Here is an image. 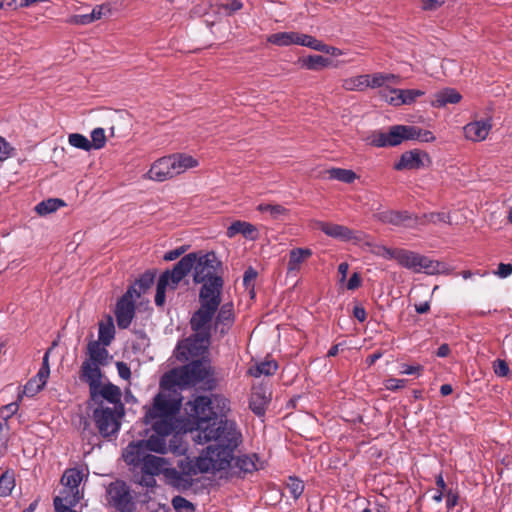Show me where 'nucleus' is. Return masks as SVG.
<instances>
[{
    "label": "nucleus",
    "mask_w": 512,
    "mask_h": 512,
    "mask_svg": "<svg viewBox=\"0 0 512 512\" xmlns=\"http://www.w3.org/2000/svg\"><path fill=\"white\" fill-rule=\"evenodd\" d=\"M368 143L375 147H394L397 146V143L393 136H391V128L389 129V132H381V131H375L373 132L368 138Z\"/></svg>",
    "instance_id": "obj_33"
},
{
    "label": "nucleus",
    "mask_w": 512,
    "mask_h": 512,
    "mask_svg": "<svg viewBox=\"0 0 512 512\" xmlns=\"http://www.w3.org/2000/svg\"><path fill=\"white\" fill-rule=\"evenodd\" d=\"M445 3V0H421V7L425 11H435Z\"/></svg>",
    "instance_id": "obj_64"
},
{
    "label": "nucleus",
    "mask_w": 512,
    "mask_h": 512,
    "mask_svg": "<svg viewBox=\"0 0 512 512\" xmlns=\"http://www.w3.org/2000/svg\"><path fill=\"white\" fill-rule=\"evenodd\" d=\"M315 227L317 229H320L327 236L337 238L340 240L360 241L362 239L361 233H356L353 230H351L350 228L343 226V225L328 223V222H323V221H316Z\"/></svg>",
    "instance_id": "obj_13"
},
{
    "label": "nucleus",
    "mask_w": 512,
    "mask_h": 512,
    "mask_svg": "<svg viewBox=\"0 0 512 512\" xmlns=\"http://www.w3.org/2000/svg\"><path fill=\"white\" fill-rule=\"evenodd\" d=\"M134 292L135 286H129L116 304L115 317L120 329L128 328L135 316Z\"/></svg>",
    "instance_id": "obj_11"
},
{
    "label": "nucleus",
    "mask_w": 512,
    "mask_h": 512,
    "mask_svg": "<svg viewBox=\"0 0 512 512\" xmlns=\"http://www.w3.org/2000/svg\"><path fill=\"white\" fill-rule=\"evenodd\" d=\"M494 373L499 377H506L510 373L509 366L505 360L497 359L493 363Z\"/></svg>",
    "instance_id": "obj_59"
},
{
    "label": "nucleus",
    "mask_w": 512,
    "mask_h": 512,
    "mask_svg": "<svg viewBox=\"0 0 512 512\" xmlns=\"http://www.w3.org/2000/svg\"><path fill=\"white\" fill-rule=\"evenodd\" d=\"M171 156L175 159V170L178 175L186 171L188 168H193L198 165V161L190 155L173 154Z\"/></svg>",
    "instance_id": "obj_39"
},
{
    "label": "nucleus",
    "mask_w": 512,
    "mask_h": 512,
    "mask_svg": "<svg viewBox=\"0 0 512 512\" xmlns=\"http://www.w3.org/2000/svg\"><path fill=\"white\" fill-rule=\"evenodd\" d=\"M410 219V216L407 212L400 211H387L383 212L380 215V220L385 223H390L393 225H399L403 221Z\"/></svg>",
    "instance_id": "obj_47"
},
{
    "label": "nucleus",
    "mask_w": 512,
    "mask_h": 512,
    "mask_svg": "<svg viewBox=\"0 0 512 512\" xmlns=\"http://www.w3.org/2000/svg\"><path fill=\"white\" fill-rule=\"evenodd\" d=\"M367 244L371 246V252L377 256H381L385 259H394L396 255V249H391L383 245H372L370 243Z\"/></svg>",
    "instance_id": "obj_56"
},
{
    "label": "nucleus",
    "mask_w": 512,
    "mask_h": 512,
    "mask_svg": "<svg viewBox=\"0 0 512 512\" xmlns=\"http://www.w3.org/2000/svg\"><path fill=\"white\" fill-rule=\"evenodd\" d=\"M172 506L177 512H181L182 510H186L187 512L195 511L194 504L182 496L173 497Z\"/></svg>",
    "instance_id": "obj_54"
},
{
    "label": "nucleus",
    "mask_w": 512,
    "mask_h": 512,
    "mask_svg": "<svg viewBox=\"0 0 512 512\" xmlns=\"http://www.w3.org/2000/svg\"><path fill=\"white\" fill-rule=\"evenodd\" d=\"M15 487L14 473L5 471L0 477V497H7Z\"/></svg>",
    "instance_id": "obj_42"
},
{
    "label": "nucleus",
    "mask_w": 512,
    "mask_h": 512,
    "mask_svg": "<svg viewBox=\"0 0 512 512\" xmlns=\"http://www.w3.org/2000/svg\"><path fill=\"white\" fill-rule=\"evenodd\" d=\"M127 451H143V453L152 451L159 454H165L167 452L166 440L165 437L156 434L151 435L146 440H140L137 443H131L128 446Z\"/></svg>",
    "instance_id": "obj_17"
},
{
    "label": "nucleus",
    "mask_w": 512,
    "mask_h": 512,
    "mask_svg": "<svg viewBox=\"0 0 512 512\" xmlns=\"http://www.w3.org/2000/svg\"><path fill=\"white\" fill-rule=\"evenodd\" d=\"M443 268V263L420 254L416 273L423 272L428 275H436L443 272Z\"/></svg>",
    "instance_id": "obj_31"
},
{
    "label": "nucleus",
    "mask_w": 512,
    "mask_h": 512,
    "mask_svg": "<svg viewBox=\"0 0 512 512\" xmlns=\"http://www.w3.org/2000/svg\"><path fill=\"white\" fill-rule=\"evenodd\" d=\"M190 404L192 416L197 420L194 440L199 444L210 442L211 438L216 435L214 433L226 426V423H234L227 419H219L217 413L213 410L212 400L207 396H198Z\"/></svg>",
    "instance_id": "obj_3"
},
{
    "label": "nucleus",
    "mask_w": 512,
    "mask_h": 512,
    "mask_svg": "<svg viewBox=\"0 0 512 512\" xmlns=\"http://www.w3.org/2000/svg\"><path fill=\"white\" fill-rule=\"evenodd\" d=\"M121 389L112 383H100L89 391L88 407L106 406L105 401L112 404V408L118 409L120 414H124V405L121 401Z\"/></svg>",
    "instance_id": "obj_7"
},
{
    "label": "nucleus",
    "mask_w": 512,
    "mask_h": 512,
    "mask_svg": "<svg viewBox=\"0 0 512 512\" xmlns=\"http://www.w3.org/2000/svg\"><path fill=\"white\" fill-rule=\"evenodd\" d=\"M50 351H51V348H49L45 352L43 360H42V366H41V368L39 369V371L37 373L39 378H40V380H48V378H49V375H50V367H49V354H50Z\"/></svg>",
    "instance_id": "obj_58"
},
{
    "label": "nucleus",
    "mask_w": 512,
    "mask_h": 512,
    "mask_svg": "<svg viewBox=\"0 0 512 512\" xmlns=\"http://www.w3.org/2000/svg\"><path fill=\"white\" fill-rule=\"evenodd\" d=\"M194 466L196 467L197 473H199V472L207 473L210 471H217L216 465H215L213 459L211 458V456L209 454H207V450L205 451V453H203L196 459Z\"/></svg>",
    "instance_id": "obj_44"
},
{
    "label": "nucleus",
    "mask_w": 512,
    "mask_h": 512,
    "mask_svg": "<svg viewBox=\"0 0 512 512\" xmlns=\"http://www.w3.org/2000/svg\"><path fill=\"white\" fill-rule=\"evenodd\" d=\"M254 459H257L255 454L253 456H240L236 459L235 466L244 473H252L253 471L257 470Z\"/></svg>",
    "instance_id": "obj_48"
},
{
    "label": "nucleus",
    "mask_w": 512,
    "mask_h": 512,
    "mask_svg": "<svg viewBox=\"0 0 512 512\" xmlns=\"http://www.w3.org/2000/svg\"><path fill=\"white\" fill-rule=\"evenodd\" d=\"M217 311V315H214V329L215 331H219L221 336H224L228 333L234 323V306L231 302L225 303L221 305L220 308L218 307Z\"/></svg>",
    "instance_id": "obj_18"
},
{
    "label": "nucleus",
    "mask_w": 512,
    "mask_h": 512,
    "mask_svg": "<svg viewBox=\"0 0 512 512\" xmlns=\"http://www.w3.org/2000/svg\"><path fill=\"white\" fill-rule=\"evenodd\" d=\"M108 502L119 512H134L136 504L129 487L121 481L111 483L107 489Z\"/></svg>",
    "instance_id": "obj_10"
},
{
    "label": "nucleus",
    "mask_w": 512,
    "mask_h": 512,
    "mask_svg": "<svg viewBox=\"0 0 512 512\" xmlns=\"http://www.w3.org/2000/svg\"><path fill=\"white\" fill-rule=\"evenodd\" d=\"M419 130L417 126L394 125L391 126V136L395 139L394 143L400 145L405 140H418Z\"/></svg>",
    "instance_id": "obj_26"
},
{
    "label": "nucleus",
    "mask_w": 512,
    "mask_h": 512,
    "mask_svg": "<svg viewBox=\"0 0 512 512\" xmlns=\"http://www.w3.org/2000/svg\"><path fill=\"white\" fill-rule=\"evenodd\" d=\"M102 365L91 362L90 360L83 361L80 369V379L86 382L89 386V391L102 383L101 379L103 373L100 369Z\"/></svg>",
    "instance_id": "obj_21"
},
{
    "label": "nucleus",
    "mask_w": 512,
    "mask_h": 512,
    "mask_svg": "<svg viewBox=\"0 0 512 512\" xmlns=\"http://www.w3.org/2000/svg\"><path fill=\"white\" fill-rule=\"evenodd\" d=\"M175 159L172 156L162 157L156 160L144 177L163 182L178 175L175 170Z\"/></svg>",
    "instance_id": "obj_12"
},
{
    "label": "nucleus",
    "mask_w": 512,
    "mask_h": 512,
    "mask_svg": "<svg viewBox=\"0 0 512 512\" xmlns=\"http://www.w3.org/2000/svg\"><path fill=\"white\" fill-rule=\"evenodd\" d=\"M423 157L430 162V158L426 152L418 149L406 151L401 155L400 160L394 165V169L398 171L405 169H419L424 166Z\"/></svg>",
    "instance_id": "obj_16"
},
{
    "label": "nucleus",
    "mask_w": 512,
    "mask_h": 512,
    "mask_svg": "<svg viewBox=\"0 0 512 512\" xmlns=\"http://www.w3.org/2000/svg\"><path fill=\"white\" fill-rule=\"evenodd\" d=\"M124 458L129 464H141V470L143 472H148L154 476L161 473L164 475V471L169 469L166 467L168 461L165 458L143 453V451H127Z\"/></svg>",
    "instance_id": "obj_9"
},
{
    "label": "nucleus",
    "mask_w": 512,
    "mask_h": 512,
    "mask_svg": "<svg viewBox=\"0 0 512 512\" xmlns=\"http://www.w3.org/2000/svg\"><path fill=\"white\" fill-rule=\"evenodd\" d=\"M226 234L229 238L242 234L244 237L254 240L257 238V228L251 223L237 220L227 228Z\"/></svg>",
    "instance_id": "obj_27"
},
{
    "label": "nucleus",
    "mask_w": 512,
    "mask_h": 512,
    "mask_svg": "<svg viewBox=\"0 0 512 512\" xmlns=\"http://www.w3.org/2000/svg\"><path fill=\"white\" fill-rule=\"evenodd\" d=\"M385 84V78L383 77V73H375L370 75V78L367 80L366 87H382Z\"/></svg>",
    "instance_id": "obj_63"
},
{
    "label": "nucleus",
    "mask_w": 512,
    "mask_h": 512,
    "mask_svg": "<svg viewBox=\"0 0 512 512\" xmlns=\"http://www.w3.org/2000/svg\"><path fill=\"white\" fill-rule=\"evenodd\" d=\"M92 18L95 20H99L103 17H106L111 14V8L109 5H101L97 6L92 10Z\"/></svg>",
    "instance_id": "obj_62"
},
{
    "label": "nucleus",
    "mask_w": 512,
    "mask_h": 512,
    "mask_svg": "<svg viewBox=\"0 0 512 512\" xmlns=\"http://www.w3.org/2000/svg\"><path fill=\"white\" fill-rule=\"evenodd\" d=\"M295 44L309 47L316 51L322 49V41L317 40L315 37L303 33L295 32Z\"/></svg>",
    "instance_id": "obj_45"
},
{
    "label": "nucleus",
    "mask_w": 512,
    "mask_h": 512,
    "mask_svg": "<svg viewBox=\"0 0 512 512\" xmlns=\"http://www.w3.org/2000/svg\"><path fill=\"white\" fill-rule=\"evenodd\" d=\"M115 328L112 322V319L109 318L108 323H100L99 324V342L104 345H110L111 341L114 338Z\"/></svg>",
    "instance_id": "obj_40"
},
{
    "label": "nucleus",
    "mask_w": 512,
    "mask_h": 512,
    "mask_svg": "<svg viewBox=\"0 0 512 512\" xmlns=\"http://www.w3.org/2000/svg\"><path fill=\"white\" fill-rule=\"evenodd\" d=\"M302 66L309 70H321L331 64L329 58H325L321 55H309L308 57L301 58L299 60Z\"/></svg>",
    "instance_id": "obj_35"
},
{
    "label": "nucleus",
    "mask_w": 512,
    "mask_h": 512,
    "mask_svg": "<svg viewBox=\"0 0 512 512\" xmlns=\"http://www.w3.org/2000/svg\"><path fill=\"white\" fill-rule=\"evenodd\" d=\"M46 382H47V380H40V378L37 374L35 377L30 379L26 383V385L24 386V393L30 397L36 395L38 392H40L44 388V386L46 385Z\"/></svg>",
    "instance_id": "obj_51"
},
{
    "label": "nucleus",
    "mask_w": 512,
    "mask_h": 512,
    "mask_svg": "<svg viewBox=\"0 0 512 512\" xmlns=\"http://www.w3.org/2000/svg\"><path fill=\"white\" fill-rule=\"evenodd\" d=\"M369 78L370 75H360L357 77L348 78L343 81L342 87L347 91L362 90L364 87H366L367 80Z\"/></svg>",
    "instance_id": "obj_46"
},
{
    "label": "nucleus",
    "mask_w": 512,
    "mask_h": 512,
    "mask_svg": "<svg viewBox=\"0 0 512 512\" xmlns=\"http://www.w3.org/2000/svg\"><path fill=\"white\" fill-rule=\"evenodd\" d=\"M287 488L289 489L292 497L294 499H298L304 491V484L303 481L297 477L290 476L287 481Z\"/></svg>",
    "instance_id": "obj_52"
},
{
    "label": "nucleus",
    "mask_w": 512,
    "mask_h": 512,
    "mask_svg": "<svg viewBox=\"0 0 512 512\" xmlns=\"http://www.w3.org/2000/svg\"><path fill=\"white\" fill-rule=\"evenodd\" d=\"M188 262V274L193 270V281L202 283L199 292L201 310L217 311L221 304V291L224 285L223 278L218 275L222 263L215 252H192L183 256L178 262Z\"/></svg>",
    "instance_id": "obj_1"
},
{
    "label": "nucleus",
    "mask_w": 512,
    "mask_h": 512,
    "mask_svg": "<svg viewBox=\"0 0 512 512\" xmlns=\"http://www.w3.org/2000/svg\"><path fill=\"white\" fill-rule=\"evenodd\" d=\"M81 481L82 475L76 469L66 470L61 478L63 488L79 489Z\"/></svg>",
    "instance_id": "obj_38"
},
{
    "label": "nucleus",
    "mask_w": 512,
    "mask_h": 512,
    "mask_svg": "<svg viewBox=\"0 0 512 512\" xmlns=\"http://www.w3.org/2000/svg\"><path fill=\"white\" fill-rule=\"evenodd\" d=\"M268 398L265 395L263 388H254L250 395L249 407L257 415L262 416L265 414Z\"/></svg>",
    "instance_id": "obj_29"
},
{
    "label": "nucleus",
    "mask_w": 512,
    "mask_h": 512,
    "mask_svg": "<svg viewBox=\"0 0 512 512\" xmlns=\"http://www.w3.org/2000/svg\"><path fill=\"white\" fill-rule=\"evenodd\" d=\"M156 277V270L145 271L132 286H135L136 292L134 297L139 298L142 294L146 293L154 283Z\"/></svg>",
    "instance_id": "obj_30"
},
{
    "label": "nucleus",
    "mask_w": 512,
    "mask_h": 512,
    "mask_svg": "<svg viewBox=\"0 0 512 512\" xmlns=\"http://www.w3.org/2000/svg\"><path fill=\"white\" fill-rule=\"evenodd\" d=\"M211 438L216 444L209 445L206 450L207 454L213 459L217 471L225 470L230 466L233 459L235 449L242 442V435L238 431L235 423H226Z\"/></svg>",
    "instance_id": "obj_4"
},
{
    "label": "nucleus",
    "mask_w": 512,
    "mask_h": 512,
    "mask_svg": "<svg viewBox=\"0 0 512 512\" xmlns=\"http://www.w3.org/2000/svg\"><path fill=\"white\" fill-rule=\"evenodd\" d=\"M184 372H187L188 385L197 384L205 380L211 374L210 362L207 359L193 360L183 366Z\"/></svg>",
    "instance_id": "obj_14"
},
{
    "label": "nucleus",
    "mask_w": 512,
    "mask_h": 512,
    "mask_svg": "<svg viewBox=\"0 0 512 512\" xmlns=\"http://www.w3.org/2000/svg\"><path fill=\"white\" fill-rule=\"evenodd\" d=\"M492 128L490 119L478 120L468 123L464 126L465 137L474 142H480L486 139Z\"/></svg>",
    "instance_id": "obj_20"
},
{
    "label": "nucleus",
    "mask_w": 512,
    "mask_h": 512,
    "mask_svg": "<svg viewBox=\"0 0 512 512\" xmlns=\"http://www.w3.org/2000/svg\"><path fill=\"white\" fill-rule=\"evenodd\" d=\"M64 202L61 199L51 198L46 201H42L36 205L35 211L39 215H46L55 212L59 207L63 206Z\"/></svg>",
    "instance_id": "obj_41"
},
{
    "label": "nucleus",
    "mask_w": 512,
    "mask_h": 512,
    "mask_svg": "<svg viewBox=\"0 0 512 512\" xmlns=\"http://www.w3.org/2000/svg\"><path fill=\"white\" fill-rule=\"evenodd\" d=\"M81 499L79 489L63 488L59 495L53 500L54 507H68L76 506Z\"/></svg>",
    "instance_id": "obj_24"
},
{
    "label": "nucleus",
    "mask_w": 512,
    "mask_h": 512,
    "mask_svg": "<svg viewBox=\"0 0 512 512\" xmlns=\"http://www.w3.org/2000/svg\"><path fill=\"white\" fill-rule=\"evenodd\" d=\"M181 402L172 393L161 390L153 399V404L147 409L144 422L149 424L158 417H174L180 410Z\"/></svg>",
    "instance_id": "obj_5"
},
{
    "label": "nucleus",
    "mask_w": 512,
    "mask_h": 512,
    "mask_svg": "<svg viewBox=\"0 0 512 512\" xmlns=\"http://www.w3.org/2000/svg\"><path fill=\"white\" fill-rule=\"evenodd\" d=\"M188 262L186 260L177 262L172 270L164 271L157 282L155 304L162 307L166 301V289L170 285L172 289H176L182 279L188 275Z\"/></svg>",
    "instance_id": "obj_8"
},
{
    "label": "nucleus",
    "mask_w": 512,
    "mask_h": 512,
    "mask_svg": "<svg viewBox=\"0 0 512 512\" xmlns=\"http://www.w3.org/2000/svg\"><path fill=\"white\" fill-rule=\"evenodd\" d=\"M268 42L277 46H288L295 44V32H278L267 38Z\"/></svg>",
    "instance_id": "obj_43"
},
{
    "label": "nucleus",
    "mask_w": 512,
    "mask_h": 512,
    "mask_svg": "<svg viewBox=\"0 0 512 512\" xmlns=\"http://www.w3.org/2000/svg\"><path fill=\"white\" fill-rule=\"evenodd\" d=\"M135 482L145 487H154L156 484L154 475L143 472L142 470L140 476H135Z\"/></svg>",
    "instance_id": "obj_60"
},
{
    "label": "nucleus",
    "mask_w": 512,
    "mask_h": 512,
    "mask_svg": "<svg viewBox=\"0 0 512 512\" xmlns=\"http://www.w3.org/2000/svg\"><path fill=\"white\" fill-rule=\"evenodd\" d=\"M19 405L16 402H12L6 406H3L0 409V418H2V422L7 426V420L11 418L17 411Z\"/></svg>",
    "instance_id": "obj_57"
},
{
    "label": "nucleus",
    "mask_w": 512,
    "mask_h": 512,
    "mask_svg": "<svg viewBox=\"0 0 512 512\" xmlns=\"http://www.w3.org/2000/svg\"><path fill=\"white\" fill-rule=\"evenodd\" d=\"M173 418L174 417H158L149 424L152 425L156 435L165 437L171 434L174 429Z\"/></svg>",
    "instance_id": "obj_34"
},
{
    "label": "nucleus",
    "mask_w": 512,
    "mask_h": 512,
    "mask_svg": "<svg viewBox=\"0 0 512 512\" xmlns=\"http://www.w3.org/2000/svg\"><path fill=\"white\" fill-rule=\"evenodd\" d=\"M123 416L124 414H120L118 409L109 406L95 407L92 412V419L103 438H108L118 433L121 426L120 419Z\"/></svg>",
    "instance_id": "obj_6"
},
{
    "label": "nucleus",
    "mask_w": 512,
    "mask_h": 512,
    "mask_svg": "<svg viewBox=\"0 0 512 512\" xmlns=\"http://www.w3.org/2000/svg\"><path fill=\"white\" fill-rule=\"evenodd\" d=\"M164 477L168 485L182 492L189 490L194 484L193 478L186 477L176 468L165 470Z\"/></svg>",
    "instance_id": "obj_22"
},
{
    "label": "nucleus",
    "mask_w": 512,
    "mask_h": 512,
    "mask_svg": "<svg viewBox=\"0 0 512 512\" xmlns=\"http://www.w3.org/2000/svg\"><path fill=\"white\" fill-rule=\"evenodd\" d=\"M257 210L260 212H269L273 219H279L288 214V209L280 204H259Z\"/></svg>",
    "instance_id": "obj_49"
},
{
    "label": "nucleus",
    "mask_w": 512,
    "mask_h": 512,
    "mask_svg": "<svg viewBox=\"0 0 512 512\" xmlns=\"http://www.w3.org/2000/svg\"><path fill=\"white\" fill-rule=\"evenodd\" d=\"M312 255L309 248H295L289 253L288 271H296L299 269L300 264L303 263Z\"/></svg>",
    "instance_id": "obj_32"
},
{
    "label": "nucleus",
    "mask_w": 512,
    "mask_h": 512,
    "mask_svg": "<svg viewBox=\"0 0 512 512\" xmlns=\"http://www.w3.org/2000/svg\"><path fill=\"white\" fill-rule=\"evenodd\" d=\"M277 368L278 365L275 361H263L250 368L249 373L253 377H260L261 375L270 376L276 372Z\"/></svg>",
    "instance_id": "obj_36"
},
{
    "label": "nucleus",
    "mask_w": 512,
    "mask_h": 512,
    "mask_svg": "<svg viewBox=\"0 0 512 512\" xmlns=\"http://www.w3.org/2000/svg\"><path fill=\"white\" fill-rule=\"evenodd\" d=\"M188 385L187 372H184L183 367L175 368L166 372L160 380V388L169 393H176V387H183Z\"/></svg>",
    "instance_id": "obj_15"
},
{
    "label": "nucleus",
    "mask_w": 512,
    "mask_h": 512,
    "mask_svg": "<svg viewBox=\"0 0 512 512\" xmlns=\"http://www.w3.org/2000/svg\"><path fill=\"white\" fill-rule=\"evenodd\" d=\"M462 99L461 94L453 88H445L434 94V99L431 101L433 107L441 108L447 104H456Z\"/></svg>",
    "instance_id": "obj_25"
},
{
    "label": "nucleus",
    "mask_w": 512,
    "mask_h": 512,
    "mask_svg": "<svg viewBox=\"0 0 512 512\" xmlns=\"http://www.w3.org/2000/svg\"><path fill=\"white\" fill-rule=\"evenodd\" d=\"M217 311L197 309L191 316L190 327L194 334L178 346L180 357H198L207 352L211 339L212 320Z\"/></svg>",
    "instance_id": "obj_2"
},
{
    "label": "nucleus",
    "mask_w": 512,
    "mask_h": 512,
    "mask_svg": "<svg viewBox=\"0 0 512 512\" xmlns=\"http://www.w3.org/2000/svg\"><path fill=\"white\" fill-rule=\"evenodd\" d=\"M69 144L75 148L82 149L84 151H90L92 144L90 140L82 134L72 133L68 137Z\"/></svg>",
    "instance_id": "obj_50"
},
{
    "label": "nucleus",
    "mask_w": 512,
    "mask_h": 512,
    "mask_svg": "<svg viewBox=\"0 0 512 512\" xmlns=\"http://www.w3.org/2000/svg\"><path fill=\"white\" fill-rule=\"evenodd\" d=\"M87 353L90 360L98 365L106 366L109 363V352L99 341H90L87 345Z\"/></svg>",
    "instance_id": "obj_23"
},
{
    "label": "nucleus",
    "mask_w": 512,
    "mask_h": 512,
    "mask_svg": "<svg viewBox=\"0 0 512 512\" xmlns=\"http://www.w3.org/2000/svg\"><path fill=\"white\" fill-rule=\"evenodd\" d=\"M195 462L190 460L189 458L181 459L178 461L177 467L179 468V472L186 477L192 478V476L197 475L196 467L194 466Z\"/></svg>",
    "instance_id": "obj_53"
},
{
    "label": "nucleus",
    "mask_w": 512,
    "mask_h": 512,
    "mask_svg": "<svg viewBox=\"0 0 512 512\" xmlns=\"http://www.w3.org/2000/svg\"><path fill=\"white\" fill-rule=\"evenodd\" d=\"M419 256L420 254L417 252L397 248L394 260H396L400 266L416 273Z\"/></svg>",
    "instance_id": "obj_28"
},
{
    "label": "nucleus",
    "mask_w": 512,
    "mask_h": 512,
    "mask_svg": "<svg viewBox=\"0 0 512 512\" xmlns=\"http://www.w3.org/2000/svg\"><path fill=\"white\" fill-rule=\"evenodd\" d=\"M257 271L253 267H248L243 276V284L246 288H254V280L257 278Z\"/></svg>",
    "instance_id": "obj_61"
},
{
    "label": "nucleus",
    "mask_w": 512,
    "mask_h": 512,
    "mask_svg": "<svg viewBox=\"0 0 512 512\" xmlns=\"http://www.w3.org/2000/svg\"><path fill=\"white\" fill-rule=\"evenodd\" d=\"M330 179H335L344 183H352L357 175L354 171L342 168H331L325 171Z\"/></svg>",
    "instance_id": "obj_37"
},
{
    "label": "nucleus",
    "mask_w": 512,
    "mask_h": 512,
    "mask_svg": "<svg viewBox=\"0 0 512 512\" xmlns=\"http://www.w3.org/2000/svg\"><path fill=\"white\" fill-rule=\"evenodd\" d=\"M91 144L94 149H101L106 144V136L103 128H95L91 132Z\"/></svg>",
    "instance_id": "obj_55"
},
{
    "label": "nucleus",
    "mask_w": 512,
    "mask_h": 512,
    "mask_svg": "<svg viewBox=\"0 0 512 512\" xmlns=\"http://www.w3.org/2000/svg\"><path fill=\"white\" fill-rule=\"evenodd\" d=\"M390 94H392L391 97H388L382 91L383 97H385L386 101L394 106H401V105H409L415 102V100L422 96L424 94L423 91L418 89H389Z\"/></svg>",
    "instance_id": "obj_19"
}]
</instances>
